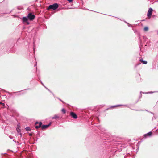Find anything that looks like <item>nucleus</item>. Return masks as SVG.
I'll list each match as a JSON object with an SVG mask.
<instances>
[{
  "instance_id": "1",
  "label": "nucleus",
  "mask_w": 158,
  "mask_h": 158,
  "mask_svg": "<svg viewBox=\"0 0 158 158\" xmlns=\"http://www.w3.org/2000/svg\"><path fill=\"white\" fill-rule=\"evenodd\" d=\"M58 7V5L57 3H55L52 5H50L48 8V9H52L54 10L56 9Z\"/></svg>"
},
{
  "instance_id": "2",
  "label": "nucleus",
  "mask_w": 158,
  "mask_h": 158,
  "mask_svg": "<svg viewBox=\"0 0 158 158\" xmlns=\"http://www.w3.org/2000/svg\"><path fill=\"white\" fill-rule=\"evenodd\" d=\"M153 11V9L152 8H150L149 9L147 13V16L148 18H150L151 16L152 15Z\"/></svg>"
},
{
  "instance_id": "3",
  "label": "nucleus",
  "mask_w": 158,
  "mask_h": 158,
  "mask_svg": "<svg viewBox=\"0 0 158 158\" xmlns=\"http://www.w3.org/2000/svg\"><path fill=\"white\" fill-rule=\"evenodd\" d=\"M27 18L30 20H32L35 18V15L31 13H29L27 15Z\"/></svg>"
},
{
  "instance_id": "4",
  "label": "nucleus",
  "mask_w": 158,
  "mask_h": 158,
  "mask_svg": "<svg viewBox=\"0 0 158 158\" xmlns=\"http://www.w3.org/2000/svg\"><path fill=\"white\" fill-rule=\"evenodd\" d=\"M28 18L27 17H23L22 19L23 22H25L27 24H29V23L27 21Z\"/></svg>"
},
{
  "instance_id": "5",
  "label": "nucleus",
  "mask_w": 158,
  "mask_h": 158,
  "mask_svg": "<svg viewBox=\"0 0 158 158\" xmlns=\"http://www.w3.org/2000/svg\"><path fill=\"white\" fill-rule=\"evenodd\" d=\"M70 114L71 116L73 118L75 119H76L77 118V116L76 115V114L73 112H71L70 113Z\"/></svg>"
},
{
  "instance_id": "6",
  "label": "nucleus",
  "mask_w": 158,
  "mask_h": 158,
  "mask_svg": "<svg viewBox=\"0 0 158 158\" xmlns=\"http://www.w3.org/2000/svg\"><path fill=\"white\" fill-rule=\"evenodd\" d=\"M51 123H50L48 125H43L42 127V128L44 129L48 128L51 125Z\"/></svg>"
},
{
  "instance_id": "7",
  "label": "nucleus",
  "mask_w": 158,
  "mask_h": 158,
  "mask_svg": "<svg viewBox=\"0 0 158 158\" xmlns=\"http://www.w3.org/2000/svg\"><path fill=\"white\" fill-rule=\"evenodd\" d=\"M140 62H141L142 63L144 64H146L147 63V62L146 61H144L143 60V59H140Z\"/></svg>"
},
{
  "instance_id": "8",
  "label": "nucleus",
  "mask_w": 158,
  "mask_h": 158,
  "mask_svg": "<svg viewBox=\"0 0 158 158\" xmlns=\"http://www.w3.org/2000/svg\"><path fill=\"white\" fill-rule=\"evenodd\" d=\"M152 134V132H148V133H147V134H145L144 135V136L145 137H146L147 136H150Z\"/></svg>"
},
{
  "instance_id": "9",
  "label": "nucleus",
  "mask_w": 158,
  "mask_h": 158,
  "mask_svg": "<svg viewBox=\"0 0 158 158\" xmlns=\"http://www.w3.org/2000/svg\"><path fill=\"white\" fill-rule=\"evenodd\" d=\"M65 114L66 113V110L64 108H63L61 110Z\"/></svg>"
},
{
  "instance_id": "10",
  "label": "nucleus",
  "mask_w": 158,
  "mask_h": 158,
  "mask_svg": "<svg viewBox=\"0 0 158 158\" xmlns=\"http://www.w3.org/2000/svg\"><path fill=\"white\" fill-rule=\"evenodd\" d=\"M148 28L147 27H145L144 28V30L145 31H147L148 30Z\"/></svg>"
},
{
  "instance_id": "11",
  "label": "nucleus",
  "mask_w": 158,
  "mask_h": 158,
  "mask_svg": "<svg viewBox=\"0 0 158 158\" xmlns=\"http://www.w3.org/2000/svg\"><path fill=\"white\" fill-rule=\"evenodd\" d=\"M58 118V117L56 115L52 118V119H56Z\"/></svg>"
},
{
  "instance_id": "12",
  "label": "nucleus",
  "mask_w": 158,
  "mask_h": 158,
  "mask_svg": "<svg viewBox=\"0 0 158 158\" xmlns=\"http://www.w3.org/2000/svg\"><path fill=\"white\" fill-rule=\"evenodd\" d=\"M26 129L27 131L30 130V128L29 127H26Z\"/></svg>"
},
{
  "instance_id": "13",
  "label": "nucleus",
  "mask_w": 158,
  "mask_h": 158,
  "mask_svg": "<svg viewBox=\"0 0 158 158\" xmlns=\"http://www.w3.org/2000/svg\"><path fill=\"white\" fill-rule=\"evenodd\" d=\"M17 131L18 132H20V129L19 127H18L17 128Z\"/></svg>"
},
{
  "instance_id": "14",
  "label": "nucleus",
  "mask_w": 158,
  "mask_h": 158,
  "mask_svg": "<svg viewBox=\"0 0 158 158\" xmlns=\"http://www.w3.org/2000/svg\"><path fill=\"white\" fill-rule=\"evenodd\" d=\"M122 106V105H118L114 106V107H117L120 106Z\"/></svg>"
},
{
  "instance_id": "15",
  "label": "nucleus",
  "mask_w": 158,
  "mask_h": 158,
  "mask_svg": "<svg viewBox=\"0 0 158 158\" xmlns=\"http://www.w3.org/2000/svg\"><path fill=\"white\" fill-rule=\"evenodd\" d=\"M40 127V126H35V127L36 128H38Z\"/></svg>"
},
{
  "instance_id": "16",
  "label": "nucleus",
  "mask_w": 158,
  "mask_h": 158,
  "mask_svg": "<svg viewBox=\"0 0 158 158\" xmlns=\"http://www.w3.org/2000/svg\"><path fill=\"white\" fill-rule=\"evenodd\" d=\"M42 124V123L41 122H40L39 123V126H40V127L41 126Z\"/></svg>"
},
{
  "instance_id": "17",
  "label": "nucleus",
  "mask_w": 158,
  "mask_h": 158,
  "mask_svg": "<svg viewBox=\"0 0 158 158\" xmlns=\"http://www.w3.org/2000/svg\"><path fill=\"white\" fill-rule=\"evenodd\" d=\"M69 2H71L73 0H67Z\"/></svg>"
},
{
  "instance_id": "18",
  "label": "nucleus",
  "mask_w": 158,
  "mask_h": 158,
  "mask_svg": "<svg viewBox=\"0 0 158 158\" xmlns=\"http://www.w3.org/2000/svg\"><path fill=\"white\" fill-rule=\"evenodd\" d=\"M0 104H2L3 105H4V103H2L1 102H0Z\"/></svg>"
},
{
  "instance_id": "19",
  "label": "nucleus",
  "mask_w": 158,
  "mask_h": 158,
  "mask_svg": "<svg viewBox=\"0 0 158 158\" xmlns=\"http://www.w3.org/2000/svg\"><path fill=\"white\" fill-rule=\"evenodd\" d=\"M29 135L30 136H31L32 135L31 134H29Z\"/></svg>"
},
{
  "instance_id": "20",
  "label": "nucleus",
  "mask_w": 158,
  "mask_h": 158,
  "mask_svg": "<svg viewBox=\"0 0 158 158\" xmlns=\"http://www.w3.org/2000/svg\"><path fill=\"white\" fill-rule=\"evenodd\" d=\"M37 123H37V122H36V123H35V124H37Z\"/></svg>"
}]
</instances>
